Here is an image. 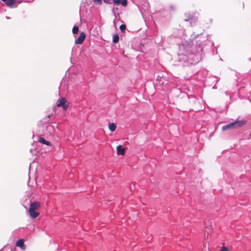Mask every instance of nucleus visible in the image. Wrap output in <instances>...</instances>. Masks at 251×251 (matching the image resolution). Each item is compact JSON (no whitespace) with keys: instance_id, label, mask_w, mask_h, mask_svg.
Returning a JSON list of instances; mask_svg holds the SVG:
<instances>
[{"instance_id":"16","label":"nucleus","mask_w":251,"mask_h":251,"mask_svg":"<svg viewBox=\"0 0 251 251\" xmlns=\"http://www.w3.org/2000/svg\"><path fill=\"white\" fill-rule=\"evenodd\" d=\"M121 3L124 7H126L127 4L126 0H121Z\"/></svg>"},{"instance_id":"6","label":"nucleus","mask_w":251,"mask_h":251,"mask_svg":"<svg viewBox=\"0 0 251 251\" xmlns=\"http://www.w3.org/2000/svg\"><path fill=\"white\" fill-rule=\"evenodd\" d=\"M22 2L21 0H9L7 2L6 4L9 7H12L13 5L16 4H19Z\"/></svg>"},{"instance_id":"18","label":"nucleus","mask_w":251,"mask_h":251,"mask_svg":"<svg viewBox=\"0 0 251 251\" xmlns=\"http://www.w3.org/2000/svg\"><path fill=\"white\" fill-rule=\"evenodd\" d=\"M113 1L117 5L121 3V0H113Z\"/></svg>"},{"instance_id":"2","label":"nucleus","mask_w":251,"mask_h":251,"mask_svg":"<svg viewBox=\"0 0 251 251\" xmlns=\"http://www.w3.org/2000/svg\"><path fill=\"white\" fill-rule=\"evenodd\" d=\"M244 124V123L242 121H235L224 126L222 127V130L224 131L233 127H239L243 125Z\"/></svg>"},{"instance_id":"12","label":"nucleus","mask_w":251,"mask_h":251,"mask_svg":"<svg viewBox=\"0 0 251 251\" xmlns=\"http://www.w3.org/2000/svg\"><path fill=\"white\" fill-rule=\"evenodd\" d=\"M108 127H109V129L111 131L113 132V131H114L116 130V126L113 123H109V125H108Z\"/></svg>"},{"instance_id":"15","label":"nucleus","mask_w":251,"mask_h":251,"mask_svg":"<svg viewBox=\"0 0 251 251\" xmlns=\"http://www.w3.org/2000/svg\"><path fill=\"white\" fill-rule=\"evenodd\" d=\"M93 2L98 5H101L102 4V0H93Z\"/></svg>"},{"instance_id":"5","label":"nucleus","mask_w":251,"mask_h":251,"mask_svg":"<svg viewBox=\"0 0 251 251\" xmlns=\"http://www.w3.org/2000/svg\"><path fill=\"white\" fill-rule=\"evenodd\" d=\"M40 206V203L38 201H34L32 202L30 204L29 209L32 210H36L38 209V208Z\"/></svg>"},{"instance_id":"4","label":"nucleus","mask_w":251,"mask_h":251,"mask_svg":"<svg viewBox=\"0 0 251 251\" xmlns=\"http://www.w3.org/2000/svg\"><path fill=\"white\" fill-rule=\"evenodd\" d=\"M85 38V33L83 32H81L79 34V37L75 41V44H81L84 40Z\"/></svg>"},{"instance_id":"11","label":"nucleus","mask_w":251,"mask_h":251,"mask_svg":"<svg viewBox=\"0 0 251 251\" xmlns=\"http://www.w3.org/2000/svg\"><path fill=\"white\" fill-rule=\"evenodd\" d=\"M39 141L43 144H45V145H48V146H50V143L49 141H46L43 137H39Z\"/></svg>"},{"instance_id":"9","label":"nucleus","mask_w":251,"mask_h":251,"mask_svg":"<svg viewBox=\"0 0 251 251\" xmlns=\"http://www.w3.org/2000/svg\"><path fill=\"white\" fill-rule=\"evenodd\" d=\"M29 213L30 217L33 219L37 218L39 215V212L36 210L29 209Z\"/></svg>"},{"instance_id":"14","label":"nucleus","mask_w":251,"mask_h":251,"mask_svg":"<svg viewBox=\"0 0 251 251\" xmlns=\"http://www.w3.org/2000/svg\"><path fill=\"white\" fill-rule=\"evenodd\" d=\"M72 31H73V33L74 34H76V33H77V32H78V27H77V26H74L73 27V30H72Z\"/></svg>"},{"instance_id":"8","label":"nucleus","mask_w":251,"mask_h":251,"mask_svg":"<svg viewBox=\"0 0 251 251\" xmlns=\"http://www.w3.org/2000/svg\"><path fill=\"white\" fill-rule=\"evenodd\" d=\"M16 246L20 247L22 250H25V247L24 245V240L22 239H21L19 240H18L16 242Z\"/></svg>"},{"instance_id":"21","label":"nucleus","mask_w":251,"mask_h":251,"mask_svg":"<svg viewBox=\"0 0 251 251\" xmlns=\"http://www.w3.org/2000/svg\"><path fill=\"white\" fill-rule=\"evenodd\" d=\"M2 0V1H6L7 0Z\"/></svg>"},{"instance_id":"19","label":"nucleus","mask_w":251,"mask_h":251,"mask_svg":"<svg viewBox=\"0 0 251 251\" xmlns=\"http://www.w3.org/2000/svg\"><path fill=\"white\" fill-rule=\"evenodd\" d=\"M219 251H228V250L227 248H226L225 247H222L221 250H220Z\"/></svg>"},{"instance_id":"7","label":"nucleus","mask_w":251,"mask_h":251,"mask_svg":"<svg viewBox=\"0 0 251 251\" xmlns=\"http://www.w3.org/2000/svg\"><path fill=\"white\" fill-rule=\"evenodd\" d=\"M126 148H122L121 145L117 147V154L124 155L125 154Z\"/></svg>"},{"instance_id":"1","label":"nucleus","mask_w":251,"mask_h":251,"mask_svg":"<svg viewBox=\"0 0 251 251\" xmlns=\"http://www.w3.org/2000/svg\"><path fill=\"white\" fill-rule=\"evenodd\" d=\"M194 47L185 46L184 44L180 45L179 50L181 52L178 54V62L180 64L184 65L185 63L190 62L191 64L198 63L201 59L200 48H197V51L195 53L191 52Z\"/></svg>"},{"instance_id":"3","label":"nucleus","mask_w":251,"mask_h":251,"mask_svg":"<svg viewBox=\"0 0 251 251\" xmlns=\"http://www.w3.org/2000/svg\"><path fill=\"white\" fill-rule=\"evenodd\" d=\"M67 101L65 98H61L58 100L57 101V106H62L64 110H66L68 108V105L66 104Z\"/></svg>"},{"instance_id":"13","label":"nucleus","mask_w":251,"mask_h":251,"mask_svg":"<svg viewBox=\"0 0 251 251\" xmlns=\"http://www.w3.org/2000/svg\"><path fill=\"white\" fill-rule=\"evenodd\" d=\"M119 40V36L118 34H115L113 36V42L115 43H117Z\"/></svg>"},{"instance_id":"20","label":"nucleus","mask_w":251,"mask_h":251,"mask_svg":"<svg viewBox=\"0 0 251 251\" xmlns=\"http://www.w3.org/2000/svg\"><path fill=\"white\" fill-rule=\"evenodd\" d=\"M104 2L106 3H110V0H103Z\"/></svg>"},{"instance_id":"17","label":"nucleus","mask_w":251,"mask_h":251,"mask_svg":"<svg viewBox=\"0 0 251 251\" xmlns=\"http://www.w3.org/2000/svg\"><path fill=\"white\" fill-rule=\"evenodd\" d=\"M126 28V26L125 25H122L120 26V29L122 32H124L125 31Z\"/></svg>"},{"instance_id":"10","label":"nucleus","mask_w":251,"mask_h":251,"mask_svg":"<svg viewBox=\"0 0 251 251\" xmlns=\"http://www.w3.org/2000/svg\"><path fill=\"white\" fill-rule=\"evenodd\" d=\"M54 127L52 125H49L47 126V129L49 132L50 134H52L54 132Z\"/></svg>"}]
</instances>
